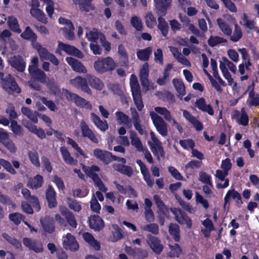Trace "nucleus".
Instances as JSON below:
<instances>
[{
	"instance_id": "1",
	"label": "nucleus",
	"mask_w": 259,
	"mask_h": 259,
	"mask_svg": "<svg viewBox=\"0 0 259 259\" xmlns=\"http://www.w3.org/2000/svg\"><path fill=\"white\" fill-rule=\"evenodd\" d=\"M158 114L163 116L168 122H172L174 125L179 126V124L173 118L170 111L164 107H155L149 111V115L152 122L158 133L163 137L167 135L168 130L166 123Z\"/></svg>"
},
{
	"instance_id": "2",
	"label": "nucleus",
	"mask_w": 259,
	"mask_h": 259,
	"mask_svg": "<svg viewBox=\"0 0 259 259\" xmlns=\"http://www.w3.org/2000/svg\"><path fill=\"white\" fill-rule=\"evenodd\" d=\"M94 67L97 72L103 74L114 70L116 64L110 57H102L99 58L94 62Z\"/></svg>"
},
{
	"instance_id": "3",
	"label": "nucleus",
	"mask_w": 259,
	"mask_h": 259,
	"mask_svg": "<svg viewBox=\"0 0 259 259\" xmlns=\"http://www.w3.org/2000/svg\"><path fill=\"white\" fill-rule=\"evenodd\" d=\"M82 168L85 174L92 179L95 186L97 187L100 191L103 192H106L107 191V188L105 186L97 174V172L100 171V168L98 166L93 165L91 166H87L82 165Z\"/></svg>"
},
{
	"instance_id": "4",
	"label": "nucleus",
	"mask_w": 259,
	"mask_h": 259,
	"mask_svg": "<svg viewBox=\"0 0 259 259\" xmlns=\"http://www.w3.org/2000/svg\"><path fill=\"white\" fill-rule=\"evenodd\" d=\"M130 83L135 104L138 110L141 111L144 108V104L142 100L139 84L135 75H131Z\"/></svg>"
},
{
	"instance_id": "5",
	"label": "nucleus",
	"mask_w": 259,
	"mask_h": 259,
	"mask_svg": "<svg viewBox=\"0 0 259 259\" xmlns=\"http://www.w3.org/2000/svg\"><path fill=\"white\" fill-rule=\"evenodd\" d=\"M150 136L151 141H149L148 143L153 153L159 159L160 157L164 155V150L162 147L161 142L158 139L155 134L151 131L150 132Z\"/></svg>"
},
{
	"instance_id": "6",
	"label": "nucleus",
	"mask_w": 259,
	"mask_h": 259,
	"mask_svg": "<svg viewBox=\"0 0 259 259\" xmlns=\"http://www.w3.org/2000/svg\"><path fill=\"white\" fill-rule=\"evenodd\" d=\"M59 22L61 24L65 25V26L62 28L60 31L62 34L68 39L73 40L74 39V27L72 22L64 18L60 17L59 19Z\"/></svg>"
},
{
	"instance_id": "7",
	"label": "nucleus",
	"mask_w": 259,
	"mask_h": 259,
	"mask_svg": "<svg viewBox=\"0 0 259 259\" xmlns=\"http://www.w3.org/2000/svg\"><path fill=\"white\" fill-rule=\"evenodd\" d=\"M3 74L0 72V78L2 80L3 87L7 92L9 93H19L20 92V89L18 87L13 78L10 75L7 77V80L3 79Z\"/></svg>"
},
{
	"instance_id": "8",
	"label": "nucleus",
	"mask_w": 259,
	"mask_h": 259,
	"mask_svg": "<svg viewBox=\"0 0 259 259\" xmlns=\"http://www.w3.org/2000/svg\"><path fill=\"white\" fill-rule=\"evenodd\" d=\"M63 94L68 100L74 102L76 105L87 109L91 108V105L89 102L77 95L70 93L67 90H63Z\"/></svg>"
},
{
	"instance_id": "9",
	"label": "nucleus",
	"mask_w": 259,
	"mask_h": 259,
	"mask_svg": "<svg viewBox=\"0 0 259 259\" xmlns=\"http://www.w3.org/2000/svg\"><path fill=\"white\" fill-rule=\"evenodd\" d=\"M61 51H64L69 55H74L79 58H82L83 57L82 53L77 48L59 41L58 49L56 50V53L61 54Z\"/></svg>"
},
{
	"instance_id": "10",
	"label": "nucleus",
	"mask_w": 259,
	"mask_h": 259,
	"mask_svg": "<svg viewBox=\"0 0 259 259\" xmlns=\"http://www.w3.org/2000/svg\"><path fill=\"white\" fill-rule=\"evenodd\" d=\"M171 212L175 216L176 221L182 225H186L188 228H191L192 226V223L191 219L186 215L182 211L177 208L171 209Z\"/></svg>"
},
{
	"instance_id": "11",
	"label": "nucleus",
	"mask_w": 259,
	"mask_h": 259,
	"mask_svg": "<svg viewBox=\"0 0 259 259\" xmlns=\"http://www.w3.org/2000/svg\"><path fill=\"white\" fill-rule=\"evenodd\" d=\"M70 84L88 94H91L92 93L91 89L87 84V80L83 78L81 76H77L74 78L71 79L70 80Z\"/></svg>"
},
{
	"instance_id": "12",
	"label": "nucleus",
	"mask_w": 259,
	"mask_h": 259,
	"mask_svg": "<svg viewBox=\"0 0 259 259\" xmlns=\"http://www.w3.org/2000/svg\"><path fill=\"white\" fill-rule=\"evenodd\" d=\"M62 243L64 247L66 249L75 251L79 248L75 237L70 233H67L63 237Z\"/></svg>"
},
{
	"instance_id": "13",
	"label": "nucleus",
	"mask_w": 259,
	"mask_h": 259,
	"mask_svg": "<svg viewBox=\"0 0 259 259\" xmlns=\"http://www.w3.org/2000/svg\"><path fill=\"white\" fill-rule=\"evenodd\" d=\"M22 124L30 133L35 134L38 138L41 139L46 138V133L41 128L28 121H23Z\"/></svg>"
},
{
	"instance_id": "14",
	"label": "nucleus",
	"mask_w": 259,
	"mask_h": 259,
	"mask_svg": "<svg viewBox=\"0 0 259 259\" xmlns=\"http://www.w3.org/2000/svg\"><path fill=\"white\" fill-rule=\"evenodd\" d=\"M182 111L183 116L193 125L196 131H201L203 130V126L202 124L197 118L186 110H182Z\"/></svg>"
},
{
	"instance_id": "15",
	"label": "nucleus",
	"mask_w": 259,
	"mask_h": 259,
	"mask_svg": "<svg viewBox=\"0 0 259 259\" xmlns=\"http://www.w3.org/2000/svg\"><path fill=\"white\" fill-rule=\"evenodd\" d=\"M23 243L26 247L35 252H41L43 250L41 243L38 241L32 240L28 238H24Z\"/></svg>"
},
{
	"instance_id": "16",
	"label": "nucleus",
	"mask_w": 259,
	"mask_h": 259,
	"mask_svg": "<svg viewBox=\"0 0 259 259\" xmlns=\"http://www.w3.org/2000/svg\"><path fill=\"white\" fill-rule=\"evenodd\" d=\"M66 61L74 71L82 73L87 72V69L85 66L77 60L72 57H67Z\"/></svg>"
},
{
	"instance_id": "17",
	"label": "nucleus",
	"mask_w": 259,
	"mask_h": 259,
	"mask_svg": "<svg viewBox=\"0 0 259 259\" xmlns=\"http://www.w3.org/2000/svg\"><path fill=\"white\" fill-rule=\"evenodd\" d=\"M232 118L236 119L237 122L241 125L245 126L248 122V117L244 108L241 109V112L234 111L232 114Z\"/></svg>"
},
{
	"instance_id": "18",
	"label": "nucleus",
	"mask_w": 259,
	"mask_h": 259,
	"mask_svg": "<svg viewBox=\"0 0 259 259\" xmlns=\"http://www.w3.org/2000/svg\"><path fill=\"white\" fill-rule=\"evenodd\" d=\"M137 163L140 167L141 172L143 175L144 181L146 182L147 185L149 187H152L154 184V181L151 178L146 166L141 160H137Z\"/></svg>"
},
{
	"instance_id": "19",
	"label": "nucleus",
	"mask_w": 259,
	"mask_h": 259,
	"mask_svg": "<svg viewBox=\"0 0 259 259\" xmlns=\"http://www.w3.org/2000/svg\"><path fill=\"white\" fill-rule=\"evenodd\" d=\"M93 154L96 158L106 163L110 162L112 157L111 153L99 148L94 150Z\"/></svg>"
},
{
	"instance_id": "20",
	"label": "nucleus",
	"mask_w": 259,
	"mask_h": 259,
	"mask_svg": "<svg viewBox=\"0 0 259 259\" xmlns=\"http://www.w3.org/2000/svg\"><path fill=\"white\" fill-rule=\"evenodd\" d=\"M80 126L83 137H88L91 141L95 143H98V138L84 121H82L80 122Z\"/></svg>"
},
{
	"instance_id": "21",
	"label": "nucleus",
	"mask_w": 259,
	"mask_h": 259,
	"mask_svg": "<svg viewBox=\"0 0 259 259\" xmlns=\"http://www.w3.org/2000/svg\"><path fill=\"white\" fill-rule=\"evenodd\" d=\"M171 1L172 0H154L159 14L163 16L166 15V10L170 8Z\"/></svg>"
},
{
	"instance_id": "22",
	"label": "nucleus",
	"mask_w": 259,
	"mask_h": 259,
	"mask_svg": "<svg viewBox=\"0 0 259 259\" xmlns=\"http://www.w3.org/2000/svg\"><path fill=\"white\" fill-rule=\"evenodd\" d=\"M90 227L95 231H100L104 226L103 220L98 215L91 216L89 220Z\"/></svg>"
},
{
	"instance_id": "23",
	"label": "nucleus",
	"mask_w": 259,
	"mask_h": 259,
	"mask_svg": "<svg viewBox=\"0 0 259 259\" xmlns=\"http://www.w3.org/2000/svg\"><path fill=\"white\" fill-rule=\"evenodd\" d=\"M46 197L49 207L53 208L56 206V193L51 186L49 185L48 187L46 192Z\"/></svg>"
},
{
	"instance_id": "24",
	"label": "nucleus",
	"mask_w": 259,
	"mask_h": 259,
	"mask_svg": "<svg viewBox=\"0 0 259 259\" xmlns=\"http://www.w3.org/2000/svg\"><path fill=\"white\" fill-rule=\"evenodd\" d=\"M73 4L82 11L89 12L94 9L91 2L93 0H72Z\"/></svg>"
},
{
	"instance_id": "25",
	"label": "nucleus",
	"mask_w": 259,
	"mask_h": 259,
	"mask_svg": "<svg viewBox=\"0 0 259 259\" xmlns=\"http://www.w3.org/2000/svg\"><path fill=\"white\" fill-rule=\"evenodd\" d=\"M9 61L11 65L18 71L23 72L25 70L26 64L22 57L14 56Z\"/></svg>"
},
{
	"instance_id": "26",
	"label": "nucleus",
	"mask_w": 259,
	"mask_h": 259,
	"mask_svg": "<svg viewBox=\"0 0 259 259\" xmlns=\"http://www.w3.org/2000/svg\"><path fill=\"white\" fill-rule=\"evenodd\" d=\"M60 152L65 162L70 165L75 166L77 163V160L71 156L69 151L65 147L60 148Z\"/></svg>"
},
{
	"instance_id": "27",
	"label": "nucleus",
	"mask_w": 259,
	"mask_h": 259,
	"mask_svg": "<svg viewBox=\"0 0 259 259\" xmlns=\"http://www.w3.org/2000/svg\"><path fill=\"white\" fill-rule=\"evenodd\" d=\"M201 222L204 227V228L201 230V232L205 237H208L210 235V232L214 230L213 223L208 218L202 220Z\"/></svg>"
},
{
	"instance_id": "28",
	"label": "nucleus",
	"mask_w": 259,
	"mask_h": 259,
	"mask_svg": "<svg viewBox=\"0 0 259 259\" xmlns=\"http://www.w3.org/2000/svg\"><path fill=\"white\" fill-rule=\"evenodd\" d=\"M21 37L24 39L30 40L33 47L37 41V36L29 27H27L25 30L21 34Z\"/></svg>"
},
{
	"instance_id": "29",
	"label": "nucleus",
	"mask_w": 259,
	"mask_h": 259,
	"mask_svg": "<svg viewBox=\"0 0 259 259\" xmlns=\"http://www.w3.org/2000/svg\"><path fill=\"white\" fill-rule=\"evenodd\" d=\"M87 79L90 86L97 90L101 91L104 88V83L99 78L90 74L87 75Z\"/></svg>"
},
{
	"instance_id": "30",
	"label": "nucleus",
	"mask_w": 259,
	"mask_h": 259,
	"mask_svg": "<svg viewBox=\"0 0 259 259\" xmlns=\"http://www.w3.org/2000/svg\"><path fill=\"white\" fill-rule=\"evenodd\" d=\"M115 115L116 120L119 124L125 125L129 128L132 126L131 119L125 114L120 111H117Z\"/></svg>"
},
{
	"instance_id": "31",
	"label": "nucleus",
	"mask_w": 259,
	"mask_h": 259,
	"mask_svg": "<svg viewBox=\"0 0 259 259\" xmlns=\"http://www.w3.org/2000/svg\"><path fill=\"white\" fill-rule=\"evenodd\" d=\"M148 243L151 248L156 253L159 254L163 250V247L160 243V241L154 237H149Z\"/></svg>"
},
{
	"instance_id": "32",
	"label": "nucleus",
	"mask_w": 259,
	"mask_h": 259,
	"mask_svg": "<svg viewBox=\"0 0 259 259\" xmlns=\"http://www.w3.org/2000/svg\"><path fill=\"white\" fill-rule=\"evenodd\" d=\"M84 241L87 242L95 250H99L100 248V243L96 240L93 236L88 232H85L82 234Z\"/></svg>"
},
{
	"instance_id": "33",
	"label": "nucleus",
	"mask_w": 259,
	"mask_h": 259,
	"mask_svg": "<svg viewBox=\"0 0 259 259\" xmlns=\"http://www.w3.org/2000/svg\"><path fill=\"white\" fill-rule=\"evenodd\" d=\"M30 13L31 15L36 18L38 21L44 23H48V19L44 12L39 8L30 9Z\"/></svg>"
},
{
	"instance_id": "34",
	"label": "nucleus",
	"mask_w": 259,
	"mask_h": 259,
	"mask_svg": "<svg viewBox=\"0 0 259 259\" xmlns=\"http://www.w3.org/2000/svg\"><path fill=\"white\" fill-rule=\"evenodd\" d=\"M195 106L202 111L207 112L208 114L212 115L213 111L210 105L206 104L203 98H200L195 103Z\"/></svg>"
},
{
	"instance_id": "35",
	"label": "nucleus",
	"mask_w": 259,
	"mask_h": 259,
	"mask_svg": "<svg viewBox=\"0 0 259 259\" xmlns=\"http://www.w3.org/2000/svg\"><path fill=\"white\" fill-rule=\"evenodd\" d=\"M231 22L234 24L235 28L233 34L231 36V40L233 41H238L242 36V32L240 27L237 24L236 20L234 17L230 16Z\"/></svg>"
},
{
	"instance_id": "36",
	"label": "nucleus",
	"mask_w": 259,
	"mask_h": 259,
	"mask_svg": "<svg viewBox=\"0 0 259 259\" xmlns=\"http://www.w3.org/2000/svg\"><path fill=\"white\" fill-rule=\"evenodd\" d=\"M91 117L93 122L101 131H105L108 129V125L106 121H102L98 116L94 113L91 114Z\"/></svg>"
},
{
	"instance_id": "37",
	"label": "nucleus",
	"mask_w": 259,
	"mask_h": 259,
	"mask_svg": "<svg viewBox=\"0 0 259 259\" xmlns=\"http://www.w3.org/2000/svg\"><path fill=\"white\" fill-rule=\"evenodd\" d=\"M130 138L132 146H133L139 151H143L144 148L143 146V144L140 139L137 136L136 134L133 132H130Z\"/></svg>"
},
{
	"instance_id": "38",
	"label": "nucleus",
	"mask_w": 259,
	"mask_h": 259,
	"mask_svg": "<svg viewBox=\"0 0 259 259\" xmlns=\"http://www.w3.org/2000/svg\"><path fill=\"white\" fill-rule=\"evenodd\" d=\"M118 54L120 61L125 66L128 65V57L125 49L123 45L120 44L118 47Z\"/></svg>"
},
{
	"instance_id": "39",
	"label": "nucleus",
	"mask_w": 259,
	"mask_h": 259,
	"mask_svg": "<svg viewBox=\"0 0 259 259\" xmlns=\"http://www.w3.org/2000/svg\"><path fill=\"white\" fill-rule=\"evenodd\" d=\"M67 143L71 146V147L75 151V155L76 157H79L81 155L85 158H89L88 155L85 154L83 150L78 146L77 144L72 139L68 138L67 139Z\"/></svg>"
},
{
	"instance_id": "40",
	"label": "nucleus",
	"mask_w": 259,
	"mask_h": 259,
	"mask_svg": "<svg viewBox=\"0 0 259 259\" xmlns=\"http://www.w3.org/2000/svg\"><path fill=\"white\" fill-rule=\"evenodd\" d=\"M32 47L33 49L37 51L39 57L42 60H47L49 57V55H51V54L49 53L47 50L46 48L42 47L40 44L39 42L34 44V45Z\"/></svg>"
},
{
	"instance_id": "41",
	"label": "nucleus",
	"mask_w": 259,
	"mask_h": 259,
	"mask_svg": "<svg viewBox=\"0 0 259 259\" xmlns=\"http://www.w3.org/2000/svg\"><path fill=\"white\" fill-rule=\"evenodd\" d=\"M42 177L37 175L33 178L29 179L28 186L32 189H37L42 186Z\"/></svg>"
},
{
	"instance_id": "42",
	"label": "nucleus",
	"mask_w": 259,
	"mask_h": 259,
	"mask_svg": "<svg viewBox=\"0 0 259 259\" xmlns=\"http://www.w3.org/2000/svg\"><path fill=\"white\" fill-rule=\"evenodd\" d=\"M181 21L183 23L184 26L189 30L193 34L196 35H199V30L195 26L190 23V20L187 17L181 18Z\"/></svg>"
},
{
	"instance_id": "43",
	"label": "nucleus",
	"mask_w": 259,
	"mask_h": 259,
	"mask_svg": "<svg viewBox=\"0 0 259 259\" xmlns=\"http://www.w3.org/2000/svg\"><path fill=\"white\" fill-rule=\"evenodd\" d=\"M169 251H168V256L170 257H179L182 253V249L178 244L174 245H168Z\"/></svg>"
},
{
	"instance_id": "44",
	"label": "nucleus",
	"mask_w": 259,
	"mask_h": 259,
	"mask_svg": "<svg viewBox=\"0 0 259 259\" xmlns=\"http://www.w3.org/2000/svg\"><path fill=\"white\" fill-rule=\"evenodd\" d=\"M152 48L148 47L145 49L140 50L137 52L138 58L142 61H147L148 60L150 55L152 53Z\"/></svg>"
},
{
	"instance_id": "45",
	"label": "nucleus",
	"mask_w": 259,
	"mask_h": 259,
	"mask_svg": "<svg viewBox=\"0 0 259 259\" xmlns=\"http://www.w3.org/2000/svg\"><path fill=\"white\" fill-rule=\"evenodd\" d=\"M157 14L160 15L158 19V27L160 30L162 35L164 36H166L167 34L168 27L167 23L164 20L163 18L161 17V16H163V15H160L158 13V10H157Z\"/></svg>"
},
{
	"instance_id": "46",
	"label": "nucleus",
	"mask_w": 259,
	"mask_h": 259,
	"mask_svg": "<svg viewBox=\"0 0 259 259\" xmlns=\"http://www.w3.org/2000/svg\"><path fill=\"white\" fill-rule=\"evenodd\" d=\"M8 24L9 28L13 31L18 33L21 32L16 18L12 16L9 17L8 19Z\"/></svg>"
},
{
	"instance_id": "47",
	"label": "nucleus",
	"mask_w": 259,
	"mask_h": 259,
	"mask_svg": "<svg viewBox=\"0 0 259 259\" xmlns=\"http://www.w3.org/2000/svg\"><path fill=\"white\" fill-rule=\"evenodd\" d=\"M21 112L34 123H37L38 122L37 113L36 112L32 113L31 111L29 108L25 107H23L21 108Z\"/></svg>"
},
{
	"instance_id": "48",
	"label": "nucleus",
	"mask_w": 259,
	"mask_h": 259,
	"mask_svg": "<svg viewBox=\"0 0 259 259\" xmlns=\"http://www.w3.org/2000/svg\"><path fill=\"white\" fill-rule=\"evenodd\" d=\"M10 128L16 136L21 137L23 135V129L21 125L18 124L17 121L12 120L11 122Z\"/></svg>"
},
{
	"instance_id": "49",
	"label": "nucleus",
	"mask_w": 259,
	"mask_h": 259,
	"mask_svg": "<svg viewBox=\"0 0 259 259\" xmlns=\"http://www.w3.org/2000/svg\"><path fill=\"white\" fill-rule=\"evenodd\" d=\"M217 22L220 29L224 33V34L228 35H230L231 34V28L222 19L218 18L217 20Z\"/></svg>"
},
{
	"instance_id": "50",
	"label": "nucleus",
	"mask_w": 259,
	"mask_h": 259,
	"mask_svg": "<svg viewBox=\"0 0 259 259\" xmlns=\"http://www.w3.org/2000/svg\"><path fill=\"white\" fill-rule=\"evenodd\" d=\"M153 199L156 203L157 207L159 211L164 215H166L168 211L167 208L163 203V201L161 200L159 196L157 195H154L153 196Z\"/></svg>"
},
{
	"instance_id": "51",
	"label": "nucleus",
	"mask_w": 259,
	"mask_h": 259,
	"mask_svg": "<svg viewBox=\"0 0 259 259\" xmlns=\"http://www.w3.org/2000/svg\"><path fill=\"white\" fill-rule=\"evenodd\" d=\"M102 33H99L97 30L93 29L86 33V37L91 42H97V40L100 39V35Z\"/></svg>"
},
{
	"instance_id": "52",
	"label": "nucleus",
	"mask_w": 259,
	"mask_h": 259,
	"mask_svg": "<svg viewBox=\"0 0 259 259\" xmlns=\"http://www.w3.org/2000/svg\"><path fill=\"white\" fill-rule=\"evenodd\" d=\"M172 82L179 95L182 96H184L185 94V87L184 83L181 80L177 79H173Z\"/></svg>"
},
{
	"instance_id": "53",
	"label": "nucleus",
	"mask_w": 259,
	"mask_h": 259,
	"mask_svg": "<svg viewBox=\"0 0 259 259\" xmlns=\"http://www.w3.org/2000/svg\"><path fill=\"white\" fill-rule=\"evenodd\" d=\"M169 233L176 241H179V227L177 225L171 224L169 227Z\"/></svg>"
},
{
	"instance_id": "54",
	"label": "nucleus",
	"mask_w": 259,
	"mask_h": 259,
	"mask_svg": "<svg viewBox=\"0 0 259 259\" xmlns=\"http://www.w3.org/2000/svg\"><path fill=\"white\" fill-rule=\"evenodd\" d=\"M90 206L91 209L97 213L100 212L101 208V205L98 202L97 198L95 197L94 193H93L91 200L90 201Z\"/></svg>"
},
{
	"instance_id": "55",
	"label": "nucleus",
	"mask_w": 259,
	"mask_h": 259,
	"mask_svg": "<svg viewBox=\"0 0 259 259\" xmlns=\"http://www.w3.org/2000/svg\"><path fill=\"white\" fill-rule=\"evenodd\" d=\"M145 19L146 24L149 28H152L156 25V19L151 12L146 13Z\"/></svg>"
},
{
	"instance_id": "56",
	"label": "nucleus",
	"mask_w": 259,
	"mask_h": 259,
	"mask_svg": "<svg viewBox=\"0 0 259 259\" xmlns=\"http://www.w3.org/2000/svg\"><path fill=\"white\" fill-rule=\"evenodd\" d=\"M41 223L44 230L46 232L51 233L54 231V226L52 221L46 218L44 220H41Z\"/></svg>"
},
{
	"instance_id": "57",
	"label": "nucleus",
	"mask_w": 259,
	"mask_h": 259,
	"mask_svg": "<svg viewBox=\"0 0 259 259\" xmlns=\"http://www.w3.org/2000/svg\"><path fill=\"white\" fill-rule=\"evenodd\" d=\"M47 5L46 12L50 18H52L54 12V3L52 0H40Z\"/></svg>"
},
{
	"instance_id": "58",
	"label": "nucleus",
	"mask_w": 259,
	"mask_h": 259,
	"mask_svg": "<svg viewBox=\"0 0 259 259\" xmlns=\"http://www.w3.org/2000/svg\"><path fill=\"white\" fill-rule=\"evenodd\" d=\"M226 39L219 36H211L208 40V44L211 47L215 46L219 44L226 42Z\"/></svg>"
},
{
	"instance_id": "59",
	"label": "nucleus",
	"mask_w": 259,
	"mask_h": 259,
	"mask_svg": "<svg viewBox=\"0 0 259 259\" xmlns=\"http://www.w3.org/2000/svg\"><path fill=\"white\" fill-rule=\"evenodd\" d=\"M28 156L31 163L36 167L40 166V162L38 158V155L36 151H29Z\"/></svg>"
},
{
	"instance_id": "60",
	"label": "nucleus",
	"mask_w": 259,
	"mask_h": 259,
	"mask_svg": "<svg viewBox=\"0 0 259 259\" xmlns=\"http://www.w3.org/2000/svg\"><path fill=\"white\" fill-rule=\"evenodd\" d=\"M239 194V193L234 189L229 190L224 198V207L230 202L231 198L235 199Z\"/></svg>"
},
{
	"instance_id": "61",
	"label": "nucleus",
	"mask_w": 259,
	"mask_h": 259,
	"mask_svg": "<svg viewBox=\"0 0 259 259\" xmlns=\"http://www.w3.org/2000/svg\"><path fill=\"white\" fill-rule=\"evenodd\" d=\"M131 23L136 30L141 31L142 30V23L141 19L139 17L135 16L132 17L131 19Z\"/></svg>"
},
{
	"instance_id": "62",
	"label": "nucleus",
	"mask_w": 259,
	"mask_h": 259,
	"mask_svg": "<svg viewBox=\"0 0 259 259\" xmlns=\"http://www.w3.org/2000/svg\"><path fill=\"white\" fill-rule=\"evenodd\" d=\"M179 143L181 146L186 150H192L195 145L194 142L191 139L180 140Z\"/></svg>"
},
{
	"instance_id": "63",
	"label": "nucleus",
	"mask_w": 259,
	"mask_h": 259,
	"mask_svg": "<svg viewBox=\"0 0 259 259\" xmlns=\"http://www.w3.org/2000/svg\"><path fill=\"white\" fill-rule=\"evenodd\" d=\"M3 145L10 153H15L16 152L17 148L15 144L10 138L4 143Z\"/></svg>"
},
{
	"instance_id": "64",
	"label": "nucleus",
	"mask_w": 259,
	"mask_h": 259,
	"mask_svg": "<svg viewBox=\"0 0 259 259\" xmlns=\"http://www.w3.org/2000/svg\"><path fill=\"white\" fill-rule=\"evenodd\" d=\"M248 102L251 105L257 106L259 105V95H255L253 92H250L249 94Z\"/></svg>"
}]
</instances>
